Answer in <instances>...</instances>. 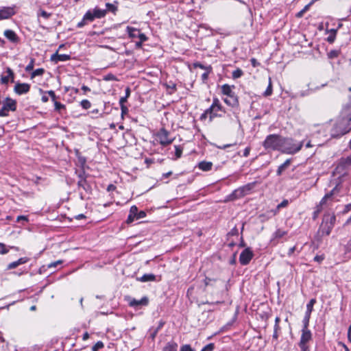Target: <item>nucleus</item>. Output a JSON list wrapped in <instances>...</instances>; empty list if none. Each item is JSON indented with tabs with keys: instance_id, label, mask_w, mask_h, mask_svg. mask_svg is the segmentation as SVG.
Returning a JSON list of instances; mask_svg holds the SVG:
<instances>
[{
	"instance_id": "obj_1",
	"label": "nucleus",
	"mask_w": 351,
	"mask_h": 351,
	"mask_svg": "<svg viewBox=\"0 0 351 351\" xmlns=\"http://www.w3.org/2000/svg\"><path fill=\"white\" fill-rule=\"evenodd\" d=\"M351 130V116L345 112L335 121L330 130L331 138H339Z\"/></svg>"
},
{
	"instance_id": "obj_2",
	"label": "nucleus",
	"mask_w": 351,
	"mask_h": 351,
	"mask_svg": "<svg viewBox=\"0 0 351 351\" xmlns=\"http://www.w3.org/2000/svg\"><path fill=\"white\" fill-rule=\"evenodd\" d=\"M304 141L296 142L291 138L282 136L280 152L289 154H294L302 149Z\"/></svg>"
},
{
	"instance_id": "obj_3",
	"label": "nucleus",
	"mask_w": 351,
	"mask_h": 351,
	"mask_svg": "<svg viewBox=\"0 0 351 351\" xmlns=\"http://www.w3.org/2000/svg\"><path fill=\"white\" fill-rule=\"evenodd\" d=\"M282 136L279 134H269L263 142V146L267 151H280Z\"/></svg>"
},
{
	"instance_id": "obj_4",
	"label": "nucleus",
	"mask_w": 351,
	"mask_h": 351,
	"mask_svg": "<svg viewBox=\"0 0 351 351\" xmlns=\"http://www.w3.org/2000/svg\"><path fill=\"white\" fill-rule=\"evenodd\" d=\"M217 112H222L225 113V110L219 100L217 98H214L212 105L208 108L202 115V117H205L206 114H209L210 119L215 117H221V114H218Z\"/></svg>"
},
{
	"instance_id": "obj_5",
	"label": "nucleus",
	"mask_w": 351,
	"mask_h": 351,
	"mask_svg": "<svg viewBox=\"0 0 351 351\" xmlns=\"http://www.w3.org/2000/svg\"><path fill=\"white\" fill-rule=\"evenodd\" d=\"M16 110V101L10 98L6 97L3 101V106L0 109V117H7L9 115V111H15Z\"/></svg>"
},
{
	"instance_id": "obj_6",
	"label": "nucleus",
	"mask_w": 351,
	"mask_h": 351,
	"mask_svg": "<svg viewBox=\"0 0 351 351\" xmlns=\"http://www.w3.org/2000/svg\"><path fill=\"white\" fill-rule=\"evenodd\" d=\"M169 132H168L165 128H162L158 132L156 136L159 140V143L162 146H167L174 141V138L169 137Z\"/></svg>"
},
{
	"instance_id": "obj_7",
	"label": "nucleus",
	"mask_w": 351,
	"mask_h": 351,
	"mask_svg": "<svg viewBox=\"0 0 351 351\" xmlns=\"http://www.w3.org/2000/svg\"><path fill=\"white\" fill-rule=\"evenodd\" d=\"M16 13V5L1 7L0 8V21L10 19Z\"/></svg>"
},
{
	"instance_id": "obj_8",
	"label": "nucleus",
	"mask_w": 351,
	"mask_h": 351,
	"mask_svg": "<svg viewBox=\"0 0 351 351\" xmlns=\"http://www.w3.org/2000/svg\"><path fill=\"white\" fill-rule=\"evenodd\" d=\"M311 340L312 333L311 330H302L300 339L298 343L300 348H310L309 346L308 345V343Z\"/></svg>"
},
{
	"instance_id": "obj_9",
	"label": "nucleus",
	"mask_w": 351,
	"mask_h": 351,
	"mask_svg": "<svg viewBox=\"0 0 351 351\" xmlns=\"http://www.w3.org/2000/svg\"><path fill=\"white\" fill-rule=\"evenodd\" d=\"M253 256V252L250 247H247L241 252L239 256V262L242 265H247L250 263Z\"/></svg>"
},
{
	"instance_id": "obj_10",
	"label": "nucleus",
	"mask_w": 351,
	"mask_h": 351,
	"mask_svg": "<svg viewBox=\"0 0 351 351\" xmlns=\"http://www.w3.org/2000/svg\"><path fill=\"white\" fill-rule=\"evenodd\" d=\"M333 228L329 226V225L326 224L325 222L322 221V224L320 225L317 234L315 236V239L318 242L321 241V238L324 236H328L330 234Z\"/></svg>"
},
{
	"instance_id": "obj_11",
	"label": "nucleus",
	"mask_w": 351,
	"mask_h": 351,
	"mask_svg": "<svg viewBox=\"0 0 351 351\" xmlns=\"http://www.w3.org/2000/svg\"><path fill=\"white\" fill-rule=\"evenodd\" d=\"M29 90L30 85L27 83L16 82L14 87V93L19 95L26 94Z\"/></svg>"
},
{
	"instance_id": "obj_12",
	"label": "nucleus",
	"mask_w": 351,
	"mask_h": 351,
	"mask_svg": "<svg viewBox=\"0 0 351 351\" xmlns=\"http://www.w3.org/2000/svg\"><path fill=\"white\" fill-rule=\"evenodd\" d=\"M6 73H8L7 75H1L0 79V82L1 84L7 85L8 82L10 81L12 83L14 82V73L12 71V69L10 67H7Z\"/></svg>"
},
{
	"instance_id": "obj_13",
	"label": "nucleus",
	"mask_w": 351,
	"mask_h": 351,
	"mask_svg": "<svg viewBox=\"0 0 351 351\" xmlns=\"http://www.w3.org/2000/svg\"><path fill=\"white\" fill-rule=\"evenodd\" d=\"M3 35L5 37L12 43H18L20 40L19 37L15 33L14 31L12 29H6L3 32Z\"/></svg>"
},
{
	"instance_id": "obj_14",
	"label": "nucleus",
	"mask_w": 351,
	"mask_h": 351,
	"mask_svg": "<svg viewBox=\"0 0 351 351\" xmlns=\"http://www.w3.org/2000/svg\"><path fill=\"white\" fill-rule=\"evenodd\" d=\"M149 303V299L147 297L144 296L141 300L132 299L129 302V305L131 307L136 308L138 306H147Z\"/></svg>"
},
{
	"instance_id": "obj_15",
	"label": "nucleus",
	"mask_w": 351,
	"mask_h": 351,
	"mask_svg": "<svg viewBox=\"0 0 351 351\" xmlns=\"http://www.w3.org/2000/svg\"><path fill=\"white\" fill-rule=\"evenodd\" d=\"M287 232L281 229H277L272 234V237L271 239V242L274 245H277L278 243V240L287 235Z\"/></svg>"
},
{
	"instance_id": "obj_16",
	"label": "nucleus",
	"mask_w": 351,
	"mask_h": 351,
	"mask_svg": "<svg viewBox=\"0 0 351 351\" xmlns=\"http://www.w3.org/2000/svg\"><path fill=\"white\" fill-rule=\"evenodd\" d=\"M50 60L56 63L65 62L71 60V56L67 54H58V52L51 56Z\"/></svg>"
},
{
	"instance_id": "obj_17",
	"label": "nucleus",
	"mask_w": 351,
	"mask_h": 351,
	"mask_svg": "<svg viewBox=\"0 0 351 351\" xmlns=\"http://www.w3.org/2000/svg\"><path fill=\"white\" fill-rule=\"evenodd\" d=\"M77 184L78 188H82L86 193H92V186L87 180H78Z\"/></svg>"
},
{
	"instance_id": "obj_18",
	"label": "nucleus",
	"mask_w": 351,
	"mask_h": 351,
	"mask_svg": "<svg viewBox=\"0 0 351 351\" xmlns=\"http://www.w3.org/2000/svg\"><path fill=\"white\" fill-rule=\"evenodd\" d=\"M256 184V182H253L248 183V184H247L244 186H242L241 187H239V189H240V191L241 192L243 197L250 193V192L255 187Z\"/></svg>"
},
{
	"instance_id": "obj_19",
	"label": "nucleus",
	"mask_w": 351,
	"mask_h": 351,
	"mask_svg": "<svg viewBox=\"0 0 351 351\" xmlns=\"http://www.w3.org/2000/svg\"><path fill=\"white\" fill-rule=\"evenodd\" d=\"M339 191V184H337L332 190H331L329 193H326L324 197L321 199L319 204L318 206H321L322 208V205H324L326 200L330 197H332V195L335 194H337Z\"/></svg>"
},
{
	"instance_id": "obj_20",
	"label": "nucleus",
	"mask_w": 351,
	"mask_h": 351,
	"mask_svg": "<svg viewBox=\"0 0 351 351\" xmlns=\"http://www.w3.org/2000/svg\"><path fill=\"white\" fill-rule=\"evenodd\" d=\"M223 101L228 106L231 107H238L239 106V99L237 96L234 94L230 97H228L223 99Z\"/></svg>"
},
{
	"instance_id": "obj_21",
	"label": "nucleus",
	"mask_w": 351,
	"mask_h": 351,
	"mask_svg": "<svg viewBox=\"0 0 351 351\" xmlns=\"http://www.w3.org/2000/svg\"><path fill=\"white\" fill-rule=\"evenodd\" d=\"M243 197L240 189L238 188L234 190L230 195L226 197V201H234Z\"/></svg>"
},
{
	"instance_id": "obj_22",
	"label": "nucleus",
	"mask_w": 351,
	"mask_h": 351,
	"mask_svg": "<svg viewBox=\"0 0 351 351\" xmlns=\"http://www.w3.org/2000/svg\"><path fill=\"white\" fill-rule=\"evenodd\" d=\"M234 88V85L230 86L227 84H225L221 86V93L223 95H226L227 97H230L235 94L232 90V88Z\"/></svg>"
},
{
	"instance_id": "obj_23",
	"label": "nucleus",
	"mask_w": 351,
	"mask_h": 351,
	"mask_svg": "<svg viewBox=\"0 0 351 351\" xmlns=\"http://www.w3.org/2000/svg\"><path fill=\"white\" fill-rule=\"evenodd\" d=\"M138 211V208L136 206H131L130 209V213L126 220L128 223H130L134 221V220L136 219V214Z\"/></svg>"
},
{
	"instance_id": "obj_24",
	"label": "nucleus",
	"mask_w": 351,
	"mask_h": 351,
	"mask_svg": "<svg viewBox=\"0 0 351 351\" xmlns=\"http://www.w3.org/2000/svg\"><path fill=\"white\" fill-rule=\"evenodd\" d=\"M322 221L325 222L326 224L329 225V226L333 228L336 221V217L334 214L324 215Z\"/></svg>"
},
{
	"instance_id": "obj_25",
	"label": "nucleus",
	"mask_w": 351,
	"mask_h": 351,
	"mask_svg": "<svg viewBox=\"0 0 351 351\" xmlns=\"http://www.w3.org/2000/svg\"><path fill=\"white\" fill-rule=\"evenodd\" d=\"M91 11L95 19H101L107 14V10H101L97 7H95L93 10H91Z\"/></svg>"
},
{
	"instance_id": "obj_26",
	"label": "nucleus",
	"mask_w": 351,
	"mask_h": 351,
	"mask_svg": "<svg viewBox=\"0 0 351 351\" xmlns=\"http://www.w3.org/2000/svg\"><path fill=\"white\" fill-rule=\"evenodd\" d=\"M197 167L199 169L204 171H208L211 170L213 167V163L211 162L208 161H202L198 163Z\"/></svg>"
},
{
	"instance_id": "obj_27",
	"label": "nucleus",
	"mask_w": 351,
	"mask_h": 351,
	"mask_svg": "<svg viewBox=\"0 0 351 351\" xmlns=\"http://www.w3.org/2000/svg\"><path fill=\"white\" fill-rule=\"evenodd\" d=\"M178 345L176 342L171 341L163 348L162 351H177Z\"/></svg>"
},
{
	"instance_id": "obj_28",
	"label": "nucleus",
	"mask_w": 351,
	"mask_h": 351,
	"mask_svg": "<svg viewBox=\"0 0 351 351\" xmlns=\"http://www.w3.org/2000/svg\"><path fill=\"white\" fill-rule=\"evenodd\" d=\"M126 31H127L130 38H138V29L133 27L128 26L126 27Z\"/></svg>"
},
{
	"instance_id": "obj_29",
	"label": "nucleus",
	"mask_w": 351,
	"mask_h": 351,
	"mask_svg": "<svg viewBox=\"0 0 351 351\" xmlns=\"http://www.w3.org/2000/svg\"><path fill=\"white\" fill-rule=\"evenodd\" d=\"M138 280L141 282L155 281L156 276L153 274H145L141 278H138Z\"/></svg>"
},
{
	"instance_id": "obj_30",
	"label": "nucleus",
	"mask_w": 351,
	"mask_h": 351,
	"mask_svg": "<svg viewBox=\"0 0 351 351\" xmlns=\"http://www.w3.org/2000/svg\"><path fill=\"white\" fill-rule=\"evenodd\" d=\"M291 159L286 160L282 165H280L277 169V175L280 176L282 172L290 165Z\"/></svg>"
},
{
	"instance_id": "obj_31",
	"label": "nucleus",
	"mask_w": 351,
	"mask_h": 351,
	"mask_svg": "<svg viewBox=\"0 0 351 351\" xmlns=\"http://www.w3.org/2000/svg\"><path fill=\"white\" fill-rule=\"evenodd\" d=\"M9 248L10 249H14L16 251L19 250V247H15V246H8V247L3 243H0V254H7L8 252H9Z\"/></svg>"
},
{
	"instance_id": "obj_32",
	"label": "nucleus",
	"mask_w": 351,
	"mask_h": 351,
	"mask_svg": "<svg viewBox=\"0 0 351 351\" xmlns=\"http://www.w3.org/2000/svg\"><path fill=\"white\" fill-rule=\"evenodd\" d=\"M316 303V299L312 298L310 300L308 303L306 304V311L305 314L310 315L311 314L313 310V306Z\"/></svg>"
},
{
	"instance_id": "obj_33",
	"label": "nucleus",
	"mask_w": 351,
	"mask_h": 351,
	"mask_svg": "<svg viewBox=\"0 0 351 351\" xmlns=\"http://www.w3.org/2000/svg\"><path fill=\"white\" fill-rule=\"evenodd\" d=\"M339 165H340V166L343 167V168H346V167L351 165V154L346 158H341Z\"/></svg>"
},
{
	"instance_id": "obj_34",
	"label": "nucleus",
	"mask_w": 351,
	"mask_h": 351,
	"mask_svg": "<svg viewBox=\"0 0 351 351\" xmlns=\"http://www.w3.org/2000/svg\"><path fill=\"white\" fill-rule=\"evenodd\" d=\"M311 315L308 314H305L304 319L302 320L303 327L302 330H310L308 329L309 321H310Z\"/></svg>"
},
{
	"instance_id": "obj_35",
	"label": "nucleus",
	"mask_w": 351,
	"mask_h": 351,
	"mask_svg": "<svg viewBox=\"0 0 351 351\" xmlns=\"http://www.w3.org/2000/svg\"><path fill=\"white\" fill-rule=\"evenodd\" d=\"M106 10H107V12L108 11V12H112L114 14H115L118 10V7L117 5H114V4L110 3H106Z\"/></svg>"
},
{
	"instance_id": "obj_36",
	"label": "nucleus",
	"mask_w": 351,
	"mask_h": 351,
	"mask_svg": "<svg viewBox=\"0 0 351 351\" xmlns=\"http://www.w3.org/2000/svg\"><path fill=\"white\" fill-rule=\"evenodd\" d=\"M84 19L86 20L87 22H92L93 21L95 18L93 16L91 10H88L84 15Z\"/></svg>"
},
{
	"instance_id": "obj_37",
	"label": "nucleus",
	"mask_w": 351,
	"mask_h": 351,
	"mask_svg": "<svg viewBox=\"0 0 351 351\" xmlns=\"http://www.w3.org/2000/svg\"><path fill=\"white\" fill-rule=\"evenodd\" d=\"M193 67L194 68H199V69H204L206 71H207V70L212 71L211 66H205L199 62H194Z\"/></svg>"
},
{
	"instance_id": "obj_38",
	"label": "nucleus",
	"mask_w": 351,
	"mask_h": 351,
	"mask_svg": "<svg viewBox=\"0 0 351 351\" xmlns=\"http://www.w3.org/2000/svg\"><path fill=\"white\" fill-rule=\"evenodd\" d=\"M340 53V50L334 49L329 51L327 56L329 59H334L335 58H337L339 56Z\"/></svg>"
},
{
	"instance_id": "obj_39",
	"label": "nucleus",
	"mask_w": 351,
	"mask_h": 351,
	"mask_svg": "<svg viewBox=\"0 0 351 351\" xmlns=\"http://www.w3.org/2000/svg\"><path fill=\"white\" fill-rule=\"evenodd\" d=\"M45 73V69L43 68L37 69L31 73V78H34L36 76L43 75Z\"/></svg>"
},
{
	"instance_id": "obj_40",
	"label": "nucleus",
	"mask_w": 351,
	"mask_h": 351,
	"mask_svg": "<svg viewBox=\"0 0 351 351\" xmlns=\"http://www.w3.org/2000/svg\"><path fill=\"white\" fill-rule=\"evenodd\" d=\"M243 75V71L239 68H237L232 73V78L234 80L241 77Z\"/></svg>"
},
{
	"instance_id": "obj_41",
	"label": "nucleus",
	"mask_w": 351,
	"mask_h": 351,
	"mask_svg": "<svg viewBox=\"0 0 351 351\" xmlns=\"http://www.w3.org/2000/svg\"><path fill=\"white\" fill-rule=\"evenodd\" d=\"M53 103H54L55 110L60 112L62 110H65V108H66L65 105L61 104L59 101H57L56 100L55 101H53Z\"/></svg>"
},
{
	"instance_id": "obj_42",
	"label": "nucleus",
	"mask_w": 351,
	"mask_h": 351,
	"mask_svg": "<svg viewBox=\"0 0 351 351\" xmlns=\"http://www.w3.org/2000/svg\"><path fill=\"white\" fill-rule=\"evenodd\" d=\"M80 106L84 110H88L90 108L91 103L88 99H83L80 102Z\"/></svg>"
},
{
	"instance_id": "obj_43",
	"label": "nucleus",
	"mask_w": 351,
	"mask_h": 351,
	"mask_svg": "<svg viewBox=\"0 0 351 351\" xmlns=\"http://www.w3.org/2000/svg\"><path fill=\"white\" fill-rule=\"evenodd\" d=\"M104 343L101 341H97L92 348V351H98L99 349L104 348Z\"/></svg>"
},
{
	"instance_id": "obj_44",
	"label": "nucleus",
	"mask_w": 351,
	"mask_h": 351,
	"mask_svg": "<svg viewBox=\"0 0 351 351\" xmlns=\"http://www.w3.org/2000/svg\"><path fill=\"white\" fill-rule=\"evenodd\" d=\"M175 154L176 158H179L181 157L182 154V148L180 145H175Z\"/></svg>"
},
{
	"instance_id": "obj_45",
	"label": "nucleus",
	"mask_w": 351,
	"mask_h": 351,
	"mask_svg": "<svg viewBox=\"0 0 351 351\" xmlns=\"http://www.w3.org/2000/svg\"><path fill=\"white\" fill-rule=\"evenodd\" d=\"M272 94V85L271 80H269V82L266 90L264 92L263 95L265 97L269 96Z\"/></svg>"
},
{
	"instance_id": "obj_46",
	"label": "nucleus",
	"mask_w": 351,
	"mask_h": 351,
	"mask_svg": "<svg viewBox=\"0 0 351 351\" xmlns=\"http://www.w3.org/2000/svg\"><path fill=\"white\" fill-rule=\"evenodd\" d=\"M311 4V3H309L306 5H305L304 8L302 10H300L299 12H298L296 14V17H298V18L302 17L304 15V14L308 10Z\"/></svg>"
},
{
	"instance_id": "obj_47",
	"label": "nucleus",
	"mask_w": 351,
	"mask_h": 351,
	"mask_svg": "<svg viewBox=\"0 0 351 351\" xmlns=\"http://www.w3.org/2000/svg\"><path fill=\"white\" fill-rule=\"evenodd\" d=\"M322 208L321 206H317L313 213V219L315 220L317 218L319 214L321 213Z\"/></svg>"
},
{
	"instance_id": "obj_48",
	"label": "nucleus",
	"mask_w": 351,
	"mask_h": 351,
	"mask_svg": "<svg viewBox=\"0 0 351 351\" xmlns=\"http://www.w3.org/2000/svg\"><path fill=\"white\" fill-rule=\"evenodd\" d=\"M104 80L106 81H117V77L112 73H108L104 76Z\"/></svg>"
},
{
	"instance_id": "obj_49",
	"label": "nucleus",
	"mask_w": 351,
	"mask_h": 351,
	"mask_svg": "<svg viewBox=\"0 0 351 351\" xmlns=\"http://www.w3.org/2000/svg\"><path fill=\"white\" fill-rule=\"evenodd\" d=\"M51 16V13L47 12L45 10H40V12L38 14V16H42L45 19H48Z\"/></svg>"
},
{
	"instance_id": "obj_50",
	"label": "nucleus",
	"mask_w": 351,
	"mask_h": 351,
	"mask_svg": "<svg viewBox=\"0 0 351 351\" xmlns=\"http://www.w3.org/2000/svg\"><path fill=\"white\" fill-rule=\"evenodd\" d=\"M34 62H35V60L34 58L30 59L29 63L25 67L26 71L29 72L33 70L34 66Z\"/></svg>"
},
{
	"instance_id": "obj_51",
	"label": "nucleus",
	"mask_w": 351,
	"mask_h": 351,
	"mask_svg": "<svg viewBox=\"0 0 351 351\" xmlns=\"http://www.w3.org/2000/svg\"><path fill=\"white\" fill-rule=\"evenodd\" d=\"M215 349V344L213 343H210L204 346L201 351H213Z\"/></svg>"
},
{
	"instance_id": "obj_52",
	"label": "nucleus",
	"mask_w": 351,
	"mask_h": 351,
	"mask_svg": "<svg viewBox=\"0 0 351 351\" xmlns=\"http://www.w3.org/2000/svg\"><path fill=\"white\" fill-rule=\"evenodd\" d=\"M180 351H195L189 344H184L180 347Z\"/></svg>"
},
{
	"instance_id": "obj_53",
	"label": "nucleus",
	"mask_w": 351,
	"mask_h": 351,
	"mask_svg": "<svg viewBox=\"0 0 351 351\" xmlns=\"http://www.w3.org/2000/svg\"><path fill=\"white\" fill-rule=\"evenodd\" d=\"M138 38H139V41H141L143 43L148 39V38L146 36L145 34L141 33L139 29L138 32Z\"/></svg>"
},
{
	"instance_id": "obj_54",
	"label": "nucleus",
	"mask_w": 351,
	"mask_h": 351,
	"mask_svg": "<svg viewBox=\"0 0 351 351\" xmlns=\"http://www.w3.org/2000/svg\"><path fill=\"white\" fill-rule=\"evenodd\" d=\"M150 338L154 340L155 339V337H156L158 331L157 330H156L155 328H152L150 330Z\"/></svg>"
},
{
	"instance_id": "obj_55",
	"label": "nucleus",
	"mask_w": 351,
	"mask_h": 351,
	"mask_svg": "<svg viewBox=\"0 0 351 351\" xmlns=\"http://www.w3.org/2000/svg\"><path fill=\"white\" fill-rule=\"evenodd\" d=\"M29 261V258L27 257H22L20 258L19 260L16 261L17 263L19 264V266L25 264Z\"/></svg>"
},
{
	"instance_id": "obj_56",
	"label": "nucleus",
	"mask_w": 351,
	"mask_h": 351,
	"mask_svg": "<svg viewBox=\"0 0 351 351\" xmlns=\"http://www.w3.org/2000/svg\"><path fill=\"white\" fill-rule=\"evenodd\" d=\"M288 204H289V201L287 199H284L280 204H279L277 206V208L280 209L282 208H285V207L287 206Z\"/></svg>"
},
{
	"instance_id": "obj_57",
	"label": "nucleus",
	"mask_w": 351,
	"mask_h": 351,
	"mask_svg": "<svg viewBox=\"0 0 351 351\" xmlns=\"http://www.w3.org/2000/svg\"><path fill=\"white\" fill-rule=\"evenodd\" d=\"M228 234L231 235V236L238 235L239 234L238 228L236 226H234L232 229H231V230L229 232Z\"/></svg>"
},
{
	"instance_id": "obj_58",
	"label": "nucleus",
	"mask_w": 351,
	"mask_h": 351,
	"mask_svg": "<svg viewBox=\"0 0 351 351\" xmlns=\"http://www.w3.org/2000/svg\"><path fill=\"white\" fill-rule=\"evenodd\" d=\"M146 216V213L145 211L141 210L138 212L137 211L136 214V219H143Z\"/></svg>"
},
{
	"instance_id": "obj_59",
	"label": "nucleus",
	"mask_w": 351,
	"mask_h": 351,
	"mask_svg": "<svg viewBox=\"0 0 351 351\" xmlns=\"http://www.w3.org/2000/svg\"><path fill=\"white\" fill-rule=\"evenodd\" d=\"M88 175L85 173L84 171H82L78 174L79 180H87Z\"/></svg>"
},
{
	"instance_id": "obj_60",
	"label": "nucleus",
	"mask_w": 351,
	"mask_h": 351,
	"mask_svg": "<svg viewBox=\"0 0 351 351\" xmlns=\"http://www.w3.org/2000/svg\"><path fill=\"white\" fill-rule=\"evenodd\" d=\"M18 266H19V264L17 263V262L16 261L12 262L10 264H8L7 269H12L17 267Z\"/></svg>"
},
{
	"instance_id": "obj_61",
	"label": "nucleus",
	"mask_w": 351,
	"mask_h": 351,
	"mask_svg": "<svg viewBox=\"0 0 351 351\" xmlns=\"http://www.w3.org/2000/svg\"><path fill=\"white\" fill-rule=\"evenodd\" d=\"M120 107L121 110V117H123L124 114H128L129 110L126 106H120Z\"/></svg>"
},
{
	"instance_id": "obj_62",
	"label": "nucleus",
	"mask_w": 351,
	"mask_h": 351,
	"mask_svg": "<svg viewBox=\"0 0 351 351\" xmlns=\"http://www.w3.org/2000/svg\"><path fill=\"white\" fill-rule=\"evenodd\" d=\"M88 23L87 21L86 20H84V17L82 18V20L81 21H80L77 24V27L78 28H82L84 26H85L86 24Z\"/></svg>"
},
{
	"instance_id": "obj_63",
	"label": "nucleus",
	"mask_w": 351,
	"mask_h": 351,
	"mask_svg": "<svg viewBox=\"0 0 351 351\" xmlns=\"http://www.w3.org/2000/svg\"><path fill=\"white\" fill-rule=\"evenodd\" d=\"M335 38H336V35H332V34H330L328 38H327V41L329 43H333L335 40Z\"/></svg>"
},
{
	"instance_id": "obj_64",
	"label": "nucleus",
	"mask_w": 351,
	"mask_h": 351,
	"mask_svg": "<svg viewBox=\"0 0 351 351\" xmlns=\"http://www.w3.org/2000/svg\"><path fill=\"white\" fill-rule=\"evenodd\" d=\"M345 250L348 252H351V237H350V240L348 241V242L347 243V244L345 245Z\"/></svg>"
}]
</instances>
